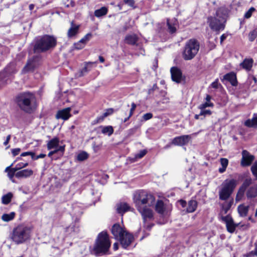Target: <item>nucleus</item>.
<instances>
[{
  "instance_id": "a878e982",
  "label": "nucleus",
  "mask_w": 257,
  "mask_h": 257,
  "mask_svg": "<svg viewBox=\"0 0 257 257\" xmlns=\"http://www.w3.org/2000/svg\"><path fill=\"white\" fill-rule=\"evenodd\" d=\"M253 60L252 59H245L241 63L242 67L246 70H250L252 66Z\"/></svg>"
},
{
  "instance_id": "9b49d317",
  "label": "nucleus",
  "mask_w": 257,
  "mask_h": 257,
  "mask_svg": "<svg viewBox=\"0 0 257 257\" xmlns=\"http://www.w3.org/2000/svg\"><path fill=\"white\" fill-rule=\"evenodd\" d=\"M111 232L114 236V238L118 240L120 237L123 236L126 231L124 228H122L119 224H114L111 227Z\"/></svg>"
},
{
  "instance_id": "3c124183",
  "label": "nucleus",
  "mask_w": 257,
  "mask_h": 257,
  "mask_svg": "<svg viewBox=\"0 0 257 257\" xmlns=\"http://www.w3.org/2000/svg\"><path fill=\"white\" fill-rule=\"evenodd\" d=\"M85 46L82 44L81 43H80V41L78 42L75 43L74 47L76 49L80 50L84 48Z\"/></svg>"
},
{
  "instance_id": "4d7b16f0",
  "label": "nucleus",
  "mask_w": 257,
  "mask_h": 257,
  "mask_svg": "<svg viewBox=\"0 0 257 257\" xmlns=\"http://www.w3.org/2000/svg\"><path fill=\"white\" fill-rule=\"evenodd\" d=\"M158 88V86H157V84H154L153 87H152V88L148 90L149 94H152L155 90H156Z\"/></svg>"
},
{
  "instance_id": "8fccbe9b",
  "label": "nucleus",
  "mask_w": 257,
  "mask_h": 257,
  "mask_svg": "<svg viewBox=\"0 0 257 257\" xmlns=\"http://www.w3.org/2000/svg\"><path fill=\"white\" fill-rule=\"evenodd\" d=\"M220 84L218 83V79H217L214 81L213 82H212L211 84V86L212 88L217 89L219 87V86H220Z\"/></svg>"
},
{
  "instance_id": "09e8293b",
  "label": "nucleus",
  "mask_w": 257,
  "mask_h": 257,
  "mask_svg": "<svg viewBox=\"0 0 257 257\" xmlns=\"http://www.w3.org/2000/svg\"><path fill=\"white\" fill-rule=\"evenodd\" d=\"M213 106V104L212 103H211L210 102L206 101L205 103L201 104L200 105V108L201 109H204V108H205L207 107H212Z\"/></svg>"
},
{
  "instance_id": "69168bd1",
  "label": "nucleus",
  "mask_w": 257,
  "mask_h": 257,
  "mask_svg": "<svg viewBox=\"0 0 257 257\" xmlns=\"http://www.w3.org/2000/svg\"><path fill=\"white\" fill-rule=\"evenodd\" d=\"M107 111L108 112H106L103 114L104 116H107L108 115L111 113L112 112V109L108 110Z\"/></svg>"
},
{
  "instance_id": "2eb2a0df",
  "label": "nucleus",
  "mask_w": 257,
  "mask_h": 257,
  "mask_svg": "<svg viewBox=\"0 0 257 257\" xmlns=\"http://www.w3.org/2000/svg\"><path fill=\"white\" fill-rule=\"evenodd\" d=\"M171 78L173 81L179 83L182 81V73L181 70L177 67H172L170 69Z\"/></svg>"
},
{
  "instance_id": "6ab92c4d",
  "label": "nucleus",
  "mask_w": 257,
  "mask_h": 257,
  "mask_svg": "<svg viewBox=\"0 0 257 257\" xmlns=\"http://www.w3.org/2000/svg\"><path fill=\"white\" fill-rule=\"evenodd\" d=\"M116 207L117 212L121 215L125 212L130 210L131 208L130 206L127 203L124 202H120L117 204Z\"/></svg>"
},
{
  "instance_id": "4c0bfd02",
  "label": "nucleus",
  "mask_w": 257,
  "mask_h": 257,
  "mask_svg": "<svg viewBox=\"0 0 257 257\" xmlns=\"http://www.w3.org/2000/svg\"><path fill=\"white\" fill-rule=\"evenodd\" d=\"M257 37V29H255L251 31L248 35L249 40L251 42L254 41V40Z\"/></svg>"
},
{
  "instance_id": "5701e85b",
  "label": "nucleus",
  "mask_w": 257,
  "mask_h": 257,
  "mask_svg": "<svg viewBox=\"0 0 257 257\" xmlns=\"http://www.w3.org/2000/svg\"><path fill=\"white\" fill-rule=\"evenodd\" d=\"M59 143V139L57 137H55L52 140L49 141L47 144V149L48 150H51L52 149L57 148L58 147Z\"/></svg>"
},
{
  "instance_id": "c03bdc74",
  "label": "nucleus",
  "mask_w": 257,
  "mask_h": 257,
  "mask_svg": "<svg viewBox=\"0 0 257 257\" xmlns=\"http://www.w3.org/2000/svg\"><path fill=\"white\" fill-rule=\"evenodd\" d=\"M244 194V191L242 189H240L236 196L235 200L236 201H240Z\"/></svg>"
},
{
  "instance_id": "1a4fd4ad",
  "label": "nucleus",
  "mask_w": 257,
  "mask_h": 257,
  "mask_svg": "<svg viewBox=\"0 0 257 257\" xmlns=\"http://www.w3.org/2000/svg\"><path fill=\"white\" fill-rule=\"evenodd\" d=\"M40 58L39 56H35L29 59L25 66L22 70L24 73L33 71L40 64Z\"/></svg>"
},
{
  "instance_id": "dca6fc26",
  "label": "nucleus",
  "mask_w": 257,
  "mask_h": 257,
  "mask_svg": "<svg viewBox=\"0 0 257 257\" xmlns=\"http://www.w3.org/2000/svg\"><path fill=\"white\" fill-rule=\"evenodd\" d=\"M122 247L124 248H127L133 241L134 236L133 235L127 232L118 239Z\"/></svg>"
},
{
  "instance_id": "f257e3e1",
  "label": "nucleus",
  "mask_w": 257,
  "mask_h": 257,
  "mask_svg": "<svg viewBox=\"0 0 257 257\" xmlns=\"http://www.w3.org/2000/svg\"><path fill=\"white\" fill-rule=\"evenodd\" d=\"M134 202L138 211L141 213L144 222V227L150 230L154 226L150 222L153 220V210L149 207L154 205L155 197L145 190H139L134 194Z\"/></svg>"
},
{
  "instance_id": "6e6552de",
  "label": "nucleus",
  "mask_w": 257,
  "mask_h": 257,
  "mask_svg": "<svg viewBox=\"0 0 257 257\" xmlns=\"http://www.w3.org/2000/svg\"><path fill=\"white\" fill-rule=\"evenodd\" d=\"M237 185V181L234 179L225 180L222 184L219 191V198L221 200H226L229 198Z\"/></svg>"
},
{
  "instance_id": "603ef678",
  "label": "nucleus",
  "mask_w": 257,
  "mask_h": 257,
  "mask_svg": "<svg viewBox=\"0 0 257 257\" xmlns=\"http://www.w3.org/2000/svg\"><path fill=\"white\" fill-rule=\"evenodd\" d=\"M131 106H132V107L130 109V113H129L130 116H132L133 115V114L134 113V111L136 108L137 105L134 102H133L131 104Z\"/></svg>"
},
{
  "instance_id": "7ed1b4c3",
  "label": "nucleus",
  "mask_w": 257,
  "mask_h": 257,
  "mask_svg": "<svg viewBox=\"0 0 257 257\" xmlns=\"http://www.w3.org/2000/svg\"><path fill=\"white\" fill-rule=\"evenodd\" d=\"M226 14L225 8H220L216 11L215 16L208 17L207 23L212 31L218 33L224 29Z\"/></svg>"
},
{
  "instance_id": "c756f323",
  "label": "nucleus",
  "mask_w": 257,
  "mask_h": 257,
  "mask_svg": "<svg viewBox=\"0 0 257 257\" xmlns=\"http://www.w3.org/2000/svg\"><path fill=\"white\" fill-rule=\"evenodd\" d=\"M247 197L248 198H254L257 196V187L254 186L250 187L247 192Z\"/></svg>"
},
{
  "instance_id": "13d9d810",
  "label": "nucleus",
  "mask_w": 257,
  "mask_h": 257,
  "mask_svg": "<svg viewBox=\"0 0 257 257\" xmlns=\"http://www.w3.org/2000/svg\"><path fill=\"white\" fill-rule=\"evenodd\" d=\"M45 156H46V155L44 154H41L39 155H38L37 156H35V155H34V158H33V160H38V159H40V158H43Z\"/></svg>"
},
{
  "instance_id": "0eeeda50",
  "label": "nucleus",
  "mask_w": 257,
  "mask_h": 257,
  "mask_svg": "<svg viewBox=\"0 0 257 257\" xmlns=\"http://www.w3.org/2000/svg\"><path fill=\"white\" fill-rule=\"evenodd\" d=\"M199 43L194 39L188 40L185 46L183 57L186 60L192 59L199 50Z\"/></svg>"
},
{
  "instance_id": "20e7f679",
  "label": "nucleus",
  "mask_w": 257,
  "mask_h": 257,
  "mask_svg": "<svg viewBox=\"0 0 257 257\" xmlns=\"http://www.w3.org/2000/svg\"><path fill=\"white\" fill-rule=\"evenodd\" d=\"M56 39L53 36L45 35L36 37L34 40L33 51L35 53L44 52L54 47Z\"/></svg>"
},
{
  "instance_id": "9d476101",
  "label": "nucleus",
  "mask_w": 257,
  "mask_h": 257,
  "mask_svg": "<svg viewBox=\"0 0 257 257\" xmlns=\"http://www.w3.org/2000/svg\"><path fill=\"white\" fill-rule=\"evenodd\" d=\"M156 211L162 216L169 215L171 210V206L165 204L163 201L158 200L155 206Z\"/></svg>"
},
{
  "instance_id": "f8f14e48",
  "label": "nucleus",
  "mask_w": 257,
  "mask_h": 257,
  "mask_svg": "<svg viewBox=\"0 0 257 257\" xmlns=\"http://www.w3.org/2000/svg\"><path fill=\"white\" fill-rule=\"evenodd\" d=\"M191 138L190 135H183L176 137L172 140V144L175 146H184L189 143Z\"/></svg>"
},
{
  "instance_id": "39448f33",
  "label": "nucleus",
  "mask_w": 257,
  "mask_h": 257,
  "mask_svg": "<svg viewBox=\"0 0 257 257\" xmlns=\"http://www.w3.org/2000/svg\"><path fill=\"white\" fill-rule=\"evenodd\" d=\"M16 103L20 108L26 112L31 113L35 108L36 98L30 92H24L16 97Z\"/></svg>"
},
{
  "instance_id": "4468645a",
  "label": "nucleus",
  "mask_w": 257,
  "mask_h": 257,
  "mask_svg": "<svg viewBox=\"0 0 257 257\" xmlns=\"http://www.w3.org/2000/svg\"><path fill=\"white\" fill-rule=\"evenodd\" d=\"M254 156L249 154L246 150H243L242 152V159L241 165L242 166H248L251 164L254 160Z\"/></svg>"
},
{
  "instance_id": "5fc2aeb1",
  "label": "nucleus",
  "mask_w": 257,
  "mask_h": 257,
  "mask_svg": "<svg viewBox=\"0 0 257 257\" xmlns=\"http://www.w3.org/2000/svg\"><path fill=\"white\" fill-rule=\"evenodd\" d=\"M211 112L209 110L201 109V112L200 113V115H205L207 114L210 115V114H211Z\"/></svg>"
},
{
  "instance_id": "a19ab883",
  "label": "nucleus",
  "mask_w": 257,
  "mask_h": 257,
  "mask_svg": "<svg viewBox=\"0 0 257 257\" xmlns=\"http://www.w3.org/2000/svg\"><path fill=\"white\" fill-rule=\"evenodd\" d=\"M167 23L169 32L171 33H175L176 31V28L174 25H172L169 20H167Z\"/></svg>"
},
{
  "instance_id": "6e6d98bb",
  "label": "nucleus",
  "mask_w": 257,
  "mask_h": 257,
  "mask_svg": "<svg viewBox=\"0 0 257 257\" xmlns=\"http://www.w3.org/2000/svg\"><path fill=\"white\" fill-rule=\"evenodd\" d=\"M21 151V149L20 148L14 149L12 150V154L14 156H16L18 155Z\"/></svg>"
},
{
  "instance_id": "e2e57ef3",
  "label": "nucleus",
  "mask_w": 257,
  "mask_h": 257,
  "mask_svg": "<svg viewBox=\"0 0 257 257\" xmlns=\"http://www.w3.org/2000/svg\"><path fill=\"white\" fill-rule=\"evenodd\" d=\"M179 203H180V205L182 206V207H185L187 204L186 202L183 200H180L179 201Z\"/></svg>"
},
{
  "instance_id": "393cba45",
  "label": "nucleus",
  "mask_w": 257,
  "mask_h": 257,
  "mask_svg": "<svg viewBox=\"0 0 257 257\" xmlns=\"http://www.w3.org/2000/svg\"><path fill=\"white\" fill-rule=\"evenodd\" d=\"M237 209L240 216L241 217H245L247 214L249 206H245L243 204L239 205L238 206Z\"/></svg>"
},
{
  "instance_id": "680f3d73",
  "label": "nucleus",
  "mask_w": 257,
  "mask_h": 257,
  "mask_svg": "<svg viewBox=\"0 0 257 257\" xmlns=\"http://www.w3.org/2000/svg\"><path fill=\"white\" fill-rule=\"evenodd\" d=\"M57 149L58 150V152L60 151V152H64V150H65V146H59L57 147Z\"/></svg>"
},
{
  "instance_id": "052dcab7",
  "label": "nucleus",
  "mask_w": 257,
  "mask_h": 257,
  "mask_svg": "<svg viewBox=\"0 0 257 257\" xmlns=\"http://www.w3.org/2000/svg\"><path fill=\"white\" fill-rule=\"evenodd\" d=\"M11 135H8L7 137V139H6V140L4 142V145L5 146H7L9 143V141L11 139Z\"/></svg>"
},
{
  "instance_id": "f3484780",
  "label": "nucleus",
  "mask_w": 257,
  "mask_h": 257,
  "mask_svg": "<svg viewBox=\"0 0 257 257\" xmlns=\"http://www.w3.org/2000/svg\"><path fill=\"white\" fill-rule=\"evenodd\" d=\"M70 107H67L62 110H59L56 115V117L57 119L67 120L71 116L70 113Z\"/></svg>"
},
{
  "instance_id": "ddd939ff",
  "label": "nucleus",
  "mask_w": 257,
  "mask_h": 257,
  "mask_svg": "<svg viewBox=\"0 0 257 257\" xmlns=\"http://www.w3.org/2000/svg\"><path fill=\"white\" fill-rule=\"evenodd\" d=\"M221 219L225 223L227 231L230 233H233L237 226V224L234 223L231 216L227 215L225 216H222Z\"/></svg>"
},
{
  "instance_id": "338daca9",
  "label": "nucleus",
  "mask_w": 257,
  "mask_h": 257,
  "mask_svg": "<svg viewBox=\"0 0 257 257\" xmlns=\"http://www.w3.org/2000/svg\"><path fill=\"white\" fill-rule=\"evenodd\" d=\"M211 98V96L209 95H207L205 99L206 101L210 102Z\"/></svg>"
},
{
  "instance_id": "f704fd0d",
  "label": "nucleus",
  "mask_w": 257,
  "mask_h": 257,
  "mask_svg": "<svg viewBox=\"0 0 257 257\" xmlns=\"http://www.w3.org/2000/svg\"><path fill=\"white\" fill-rule=\"evenodd\" d=\"M147 153V151L143 150L141 151L138 154H136L135 157L132 158V162H135L137 161L138 159H141L143 158Z\"/></svg>"
},
{
  "instance_id": "72a5a7b5",
  "label": "nucleus",
  "mask_w": 257,
  "mask_h": 257,
  "mask_svg": "<svg viewBox=\"0 0 257 257\" xmlns=\"http://www.w3.org/2000/svg\"><path fill=\"white\" fill-rule=\"evenodd\" d=\"M5 172H8V176L10 179H12L14 176H16V171L14 169V168L10 169V167H8L5 169Z\"/></svg>"
},
{
  "instance_id": "774afa93",
  "label": "nucleus",
  "mask_w": 257,
  "mask_h": 257,
  "mask_svg": "<svg viewBox=\"0 0 257 257\" xmlns=\"http://www.w3.org/2000/svg\"><path fill=\"white\" fill-rule=\"evenodd\" d=\"M99 60L101 63H103L104 62V59L102 56H99Z\"/></svg>"
},
{
  "instance_id": "bf43d9fd",
  "label": "nucleus",
  "mask_w": 257,
  "mask_h": 257,
  "mask_svg": "<svg viewBox=\"0 0 257 257\" xmlns=\"http://www.w3.org/2000/svg\"><path fill=\"white\" fill-rule=\"evenodd\" d=\"M227 35L226 34H222L220 37V44H221L223 41L226 39Z\"/></svg>"
},
{
  "instance_id": "0e129e2a",
  "label": "nucleus",
  "mask_w": 257,
  "mask_h": 257,
  "mask_svg": "<svg viewBox=\"0 0 257 257\" xmlns=\"http://www.w3.org/2000/svg\"><path fill=\"white\" fill-rule=\"evenodd\" d=\"M113 248L114 250H116L118 248V243L117 242H115L113 245Z\"/></svg>"
},
{
  "instance_id": "aec40b11",
  "label": "nucleus",
  "mask_w": 257,
  "mask_h": 257,
  "mask_svg": "<svg viewBox=\"0 0 257 257\" xmlns=\"http://www.w3.org/2000/svg\"><path fill=\"white\" fill-rule=\"evenodd\" d=\"M79 25H76L74 24L73 22L71 23V27L68 30L67 36L68 38H72L75 36L78 33L79 29Z\"/></svg>"
},
{
  "instance_id": "e433bc0d",
  "label": "nucleus",
  "mask_w": 257,
  "mask_h": 257,
  "mask_svg": "<svg viewBox=\"0 0 257 257\" xmlns=\"http://www.w3.org/2000/svg\"><path fill=\"white\" fill-rule=\"evenodd\" d=\"M91 37L92 34L91 33H88L79 41L80 43H81L85 46Z\"/></svg>"
},
{
  "instance_id": "423d86ee",
  "label": "nucleus",
  "mask_w": 257,
  "mask_h": 257,
  "mask_svg": "<svg viewBox=\"0 0 257 257\" xmlns=\"http://www.w3.org/2000/svg\"><path fill=\"white\" fill-rule=\"evenodd\" d=\"M110 245L108 234L106 231H102L96 239L93 250L96 254H105L108 251Z\"/></svg>"
},
{
  "instance_id": "864d4df0",
  "label": "nucleus",
  "mask_w": 257,
  "mask_h": 257,
  "mask_svg": "<svg viewBox=\"0 0 257 257\" xmlns=\"http://www.w3.org/2000/svg\"><path fill=\"white\" fill-rule=\"evenodd\" d=\"M29 155L31 156V157L33 159V158H34V153L33 152H24L21 154V156L25 157V156H29Z\"/></svg>"
},
{
  "instance_id": "473e14b6",
  "label": "nucleus",
  "mask_w": 257,
  "mask_h": 257,
  "mask_svg": "<svg viewBox=\"0 0 257 257\" xmlns=\"http://www.w3.org/2000/svg\"><path fill=\"white\" fill-rule=\"evenodd\" d=\"M13 194L12 193H8L2 197V201L4 204H9L12 200Z\"/></svg>"
},
{
  "instance_id": "49530a36",
  "label": "nucleus",
  "mask_w": 257,
  "mask_h": 257,
  "mask_svg": "<svg viewBox=\"0 0 257 257\" xmlns=\"http://www.w3.org/2000/svg\"><path fill=\"white\" fill-rule=\"evenodd\" d=\"M232 202L230 201L226 205H224L223 206L222 210L224 212V213H226L228 212L232 205Z\"/></svg>"
},
{
  "instance_id": "4be33fe9",
  "label": "nucleus",
  "mask_w": 257,
  "mask_h": 257,
  "mask_svg": "<svg viewBox=\"0 0 257 257\" xmlns=\"http://www.w3.org/2000/svg\"><path fill=\"white\" fill-rule=\"evenodd\" d=\"M138 40V38L135 34L128 35L125 37V42L129 45H135Z\"/></svg>"
},
{
  "instance_id": "412c9836",
  "label": "nucleus",
  "mask_w": 257,
  "mask_h": 257,
  "mask_svg": "<svg viewBox=\"0 0 257 257\" xmlns=\"http://www.w3.org/2000/svg\"><path fill=\"white\" fill-rule=\"evenodd\" d=\"M33 171L31 169H24L16 173L17 178H27L32 176Z\"/></svg>"
},
{
  "instance_id": "37998d69",
  "label": "nucleus",
  "mask_w": 257,
  "mask_h": 257,
  "mask_svg": "<svg viewBox=\"0 0 257 257\" xmlns=\"http://www.w3.org/2000/svg\"><path fill=\"white\" fill-rule=\"evenodd\" d=\"M251 171L252 174L257 180V162H255L251 167Z\"/></svg>"
},
{
  "instance_id": "79ce46f5",
  "label": "nucleus",
  "mask_w": 257,
  "mask_h": 257,
  "mask_svg": "<svg viewBox=\"0 0 257 257\" xmlns=\"http://www.w3.org/2000/svg\"><path fill=\"white\" fill-rule=\"evenodd\" d=\"M28 165V163H20L17 164L16 165V166H15V167L14 168L16 171H17L21 169L22 168L27 167Z\"/></svg>"
},
{
  "instance_id": "7c9ffc66",
  "label": "nucleus",
  "mask_w": 257,
  "mask_h": 257,
  "mask_svg": "<svg viewBox=\"0 0 257 257\" xmlns=\"http://www.w3.org/2000/svg\"><path fill=\"white\" fill-rule=\"evenodd\" d=\"M107 13V9L105 7H102L95 11L94 15L95 17L99 18L106 15Z\"/></svg>"
},
{
  "instance_id": "c9c22d12",
  "label": "nucleus",
  "mask_w": 257,
  "mask_h": 257,
  "mask_svg": "<svg viewBox=\"0 0 257 257\" xmlns=\"http://www.w3.org/2000/svg\"><path fill=\"white\" fill-rule=\"evenodd\" d=\"M88 157V154L85 152H82L77 156V159L79 161H83L87 159Z\"/></svg>"
},
{
  "instance_id": "bb28decb",
  "label": "nucleus",
  "mask_w": 257,
  "mask_h": 257,
  "mask_svg": "<svg viewBox=\"0 0 257 257\" xmlns=\"http://www.w3.org/2000/svg\"><path fill=\"white\" fill-rule=\"evenodd\" d=\"M197 206V201L194 200H191L188 202V205L187 208V211L189 213H192L196 210Z\"/></svg>"
},
{
  "instance_id": "a211bd4d",
  "label": "nucleus",
  "mask_w": 257,
  "mask_h": 257,
  "mask_svg": "<svg viewBox=\"0 0 257 257\" xmlns=\"http://www.w3.org/2000/svg\"><path fill=\"white\" fill-rule=\"evenodd\" d=\"M223 80H226L229 82L230 84L234 86H235L237 85L236 76L234 72H230L224 75L223 76V79H221V81L222 82Z\"/></svg>"
},
{
  "instance_id": "cd10ccee",
  "label": "nucleus",
  "mask_w": 257,
  "mask_h": 257,
  "mask_svg": "<svg viewBox=\"0 0 257 257\" xmlns=\"http://www.w3.org/2000/svg\"><path fill=\"white\" fill-rule=\"evenodd\" d=\"M220 162L222 167L219 169L218 171L220 173H223L225 171L228 165V160L226 158H221Z\"/></svg>"
},
{
  "instance_id": "a18cd8bd",
  "label": "nucleus",
  "mask_w": 257,
  "mask_h": 257,
  "mask_svg": "<svg viewBox=\"0 0 257 257\" xmlns=\"http://www.w3.org/2000/svg\"><path fill=\"white\" fill-rule=\"evenodd\" d=\"M123 3L127 6L135 8V2L134 0H123Z\"/></svg>"
},
{
  "instance_id": "f03ea898",
  "label": "nucleus",
  "mask_w": 257,
  "mask_h": 257,
  "mask_svg": "<svg viewBox=\"0 0 257 257\" xmlns=\"http://www.w3.org/2000/svg\"><path fill=\"white\" fill-rule=\"evenodd\" d=\"M33 228L32 226L24 224L17 225L12 231V240L17 244L26 242L31 239Z\"/></svg>"
},
{
  "instance_id": "ea45409f",
  "label": "nucleus",
  "mask_w": 257,
  "mask_h": 257,
  "mask_svg": "<svg viewBox=\"0 0 257 257\" xmlns=\"http://www.w3.org/2000/svg\"><path fill=\"white\" fill-rule=\"evenodd\" d=\"M89 63L91 64V63L90 62V63H87L86 66L82 70H81V71L80 72H78V73L77 74L78 77H82V76H84L85 74H86L90 70V69H88V66H87V65Z\"/></svg>"
},
{
  "instance_id": "c85d7f7f",
  "label": "nucleus",
  "mask_w": 257,
  "mask_h": 257,
  "mask_svg": "<svg viewBox=\"0 0 257 257\" xmlns=\"http://www.w3.org/2000/svg\"><path fill=\"white\" fill-rule=\"evenodd\" d=\"M100 127L101 128V133L103 134L110 136L113 133V128L112 126H101Z\"/></svg>"
},
{
  "instance_id": "58836bf2",
  "label": "nucleus",
  "mask_w": 257,
  "mask_h": 257,
  "mask_svg": "<svg viewBox=\"0 0 257 257\" xmlns=\"http://www.w3.org/2000/svg\"><path fill=\"white\" fill-rule=\"evenodd\" d=\"M256 11V10L253 7H251L244 14V18L245 19L250 18L252 14Z\"/></svg>"
},
{
  "instance_id": "b1692460",
  "label": "nucleus",
  "mask_w": 257,
  "mask_h": 257,
  "mask_svg": "<svg viewBox=\"0 0 257 257\" xmlns=\"http://www.w3.org/2000/svg\"><path fill=\"white\" fill-rule=\"evenodd\" d=\"M244 125L248 127H257V115H254L251 119L246 120Z\"/></svg>"
},
{
  "instance_id": "2f4dec72",
  "label": "nucleus",
  "mask_w": 257,
  "mask_h": 257,
  "mask_svg": "<svg viewBox=\"0 0 257 257\" xmlns=\"http://www.w3.org/2000/svg\"><path fill=\"white\" fill-rule=\"evenodd\" d=\"M15 214L14 212H12L9 214H4L2 216V219L4 221L9 222L14 218Z\"/></svg>"
},
{
  "instance_id": "de8ad7c7",
  "label": "nucleus",
  "mask_w": 257,
  "mask_h": 257,
  "mask_svg": "<svg viewBox=\"0 0 257 257\" xmlns=\"http://www.w3.org/2000/svg\"><path fill=\"white\" fill-rule=\"evenodd\" d=\"M153 117V114L152 113L149 112L144 114L143 116V121H147L148 120L150 119Z\"/></svg>"
}]
</instances>
